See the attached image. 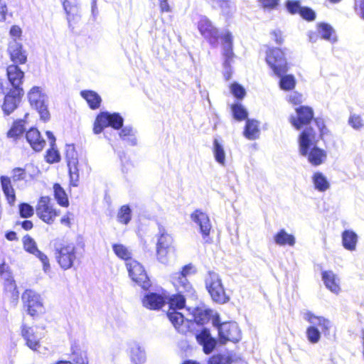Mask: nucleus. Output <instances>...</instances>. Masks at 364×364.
<instances>
[{"label": "nucleus", "mask_w": 364, "mask_h": 364, "mask_svg": "<svg viewBox=\"0 0 364 364\" xmlns=\"http://www.w3.org/2000/svg\"><path fill=\"white\" fill-rule=\"evenodd\" d=\"M169 304L167 317L171 322L176 330L181 333H186L189 328L190 322L195 321L197 323H204L208 320L207 314L203 318L198 316L201 311L197 309L194 314L188 316L185 312L189 310L185 309L186 299L184 296L174 294L168 297L165 292H149L142 299L143 306L151 310L161 309L166 302Z\"/></svg>", "instance_id": "1"}, {"label": "nucleus", "mask_w": 364, "mask_h": 364, "mask_svg": "<svg viewBox=\"0 0 364 364\" xmlns=\"http://www.w3.org/2000/svg\"><path fill=\"white\" fill-rule=\"evenodd\" d=\"M316 129L312 126L306 127L299 135V153L307 159L313 166H317L323 164L326 159V151L318 147L317 144L328 130L326 127L323 119L316 118L314 119Z\"/></svg>", "instance_id": "2"}, {"label": "nucleus", "mask_w": 364, "mask_h": 364, "mask_svg": "<svg viewBox=\"0 0 364 364\" xmlns=\"http://www.w3.org/2000/svg\"><path fill=\"white\" fill-rule=\"evenodd\" d=\"M303 318L308 321L311 326L307 328L306 334L308 341L311 343H317L321 338V332L318 326L321 328V332L326 335L329 333L331 323L329 320L323 316H317L310 311L304 313Z\"/></svg>", "instance_id": "3"}, {"label": "nucleus", "mask_w": 364, "mask_h": 364, "mask_svg": "<svg viewBox=\"0 0 364 364\" xmlns=\"http://www.w3.org/2000/svg\"><path fill=\"white\" fill-rule=\"evenodd\" d=\"M205 284L213 301L225 304L230 296L226 294L220 276L215 272H209L205 278Z\"/></svg>", "instance_id": "4"}, {"label": "nucleus", "mask_w": 364, "mask_h": 364, "mask_svg": "<svg viewBox=\"0 0 364 364\" xmlns=\"http://www.w3.org/2000/svg\"><path fill=\"white\" fill-rule=\"evenodd\" d=\"M82 255V252H80L78 247L73 243L63 244L55 249L56 260L64 270L70 269L75 261Z\"/></svg>", "instance_id": "5"}, {"label": "nucleus", "mask_w": 364, "mask_h": 364, "mask_svg": "<svg viewBox=\"0 0 364 364\" xmlns=\"http://www.w3.org/2000/svg\"><path fill=\"white\" fill-rule=\"evenodd\" d=\"M31 105L39 113L41 118L46 121L50 117L48 110V98L44 90L38 86L32 87L28 93Z\"/></svg>", "instance_id": "6"}, {"label": "nucleus", "mask_w": 364, "mask_h": 364, "mask_svg": "<svg viewBox=\"0 0 364 364\" xmlns=\"http://www.w3.org/2000/svg\"><path fill=\"white\" fill-rule=\"evenodd\" d=\"M124 119L118 113H109L107 112L99 114L94 122L93 132L99 134L107 127H112L114 129H119L123 126Z\"/></svg>", "instance_id": "7"}, {"label": "nucleus", "mask_w": 364, "mask_h": 364, "mask_svg": "<svg viewBox=\"0 0 364 364\" xmlns=\"http://www.w3.org/2000/svg\"><path fill=\"white\" fill-rule=\"evenodd\" d=\"M265 59L267 65L276 75L281 76L287 72V60L281 49L268 48Z\"/></svg>", "instance_id": "8"}, {"label": "nucleus", "mask_w": 364, "mask_h": 364, "mask_svg": "<svg viewBox=\"0 0 364 364\" xmlns=\"http://www.w3.org/2000/svg\"><path fill=\"white\" fill-rule=\"evenodd\" d=\"M213 323L218 328L219 340L221 343L224 344L227 341L236 343L241 339V332L237 323L225 322L220 324L218 320L215 319Z\"/></svg>", "instance_id": "9"}, {"label": "nucleus", "mask_w": 364, "mask_h": 364, "mask_svg": "<svg viewBox=\"0 0 364 364\" xmlns=\"http://www.w3.org/2000/svg\"><path fill=\"white\" fill-rule=\"evenodd\" d=\"M38 217L47 224H52L59 212L53 208L51 198L48 196H42L39 198L36 207Z\"/></svg>", "instance_id": "10"}, {"label": "nucleus", "mask_w": 364, "mask_h": 364, "mask_svg": "<svg viewBox=\"0 0 364 364\" xmlns=\"http://www.w3.org/2000/svg\"><path fill=\"white\" fill-rule=\"evenodd\" d=\"M24 307L31 316L42 314L44 311L41 296L37 292L27 289L22 294Z\"/></svg>", "instance_id": "11"}, {"label": "nucleus", "mask_w": 364, "mask_h": 364, "mask_svg": "<svg viewBox=\"0 0 364 364\" xmlns=\"http://www.w3.org/2000/svg\"><path fill=\"white\" fill-rule=\"evenodd\" d=\"M126 267L131 279L143 289L150 287V281L143 266L136 260H130L126 262Z\"/></svg>", "instance_id": "12"}, {"label": "nucleus", "mask_w": 364, "mask_h": 364, "mask_svg": "<svg viewBox=\"0 0 364 364\" xmlns=\"http://www.w3.org/2000/svg\"><path fill=\"white\" fill-rule=\"evenodd\" d=\"M314 118L312 108L307 106H301L296 108V114L291 115L289 122L296 129H301L309 125Z\"/></svg>", "instance_id": "13"}, {"label": "nucleus", "mask_w": 364, "mask_h": 364, "mask_svg": "<svg viewBox=\"0 0 364 364\" xmlns=\"http://www.w3.org/2000/svg\"><path fill=\"white\" fill-rule=\"evenodd\" d=\"M0 276L4 281V288L6 291L11 293V298L14 305L16 304L18 299V291L16 285V282L13 279V276L9 265L2 263L0 265Z\"/></svg>", "instance_id": "14"}, {"label": "nucleus", "mask_w": 364, "mask_h": 364, "mask_svg": "<svg viewBox=\"0 0 364 364\" xmlns=\"http://www.w3.org/2000/svg\"><path fill=\"white\" fill-rule=\"evenodd\" d=\"M24 91L19 90H9L5 95L1 109L6 115H9L18 107Z\"/></svg>", "instance_id": "15"}, {"label": "nucleus", "mask_w": 364, "mask_h": 364, "mask_svg": "<svg viewBox=\"0 0 364 364\" xmlns=\"http://www.w3.org/2000/svg\"><path fill=\"white\" fill-rule=\"evenodd\" d=\"M198 28L200 34L208 40L213 46L217 45L218 31L212 22L205 16H202L198 21Z\"/></svg>", "instance_id": "16"}, {"label": "nucleus", "mask_w": 364, "mask_h": 364, "mask_svg": "<svg viewBox=\"0 0 364 364\" xmlns=\"http://www.w3.org/2000/svg\"><path fill=\"white\" fill-rule=\"evenodd\" d=\"M21 335L26 341V346L33 350H38L41 347L40 341L43 337L38 328H31L23 325L21 328Z\"/></svg>", "instance_id": "17"}, {"label": "nucleus", "mask_w": 364, "mask_h": 364, "mask_svg": "<svg viewBox=\"0 0 364 364\" xmlns=\"http://www.w3.org/2000/svg\"><path fill=\"white\" fill-rule=\"evenodd\" d=\"M191 219L199 227L203 238L207 241L212 228L208 215L200 210H196L191 214Z\"/></svg>", "instance_id": "18"}, {"label": "nucleus", "mask_w": 364, "mask_h": 364, "mask_svg": "<svg viewBox=\"0 0 364 364\" xmlns=\"http://www.w3.org/2000/svg\"><path fill=\"white\" fill-rule=\"evenodd\" d=\"M23 247L26 252L37 257L43 264V269L47 273L50 271V263L48 257L37 247L36 242L29 236L23 237Z\"/></svg>", "instance_id": "19"}, {"label": "nucleus", "mask_w": 364, "mask_h": 364, "mask_svg": "<svg viewBox=\"0 0 364 364\" xmlns=\"http://www.w3.org/2000/svg\"><path fill=\"white\" fill-rule=\"evenodd\" d=\"M6 74L9 82L12 87L10 90H23L21 85L24 78V73L18 65H9L7 67Z\"/></svg>", "instance_id": "20"}, {"label": "nucleus", "mask_w": 364, "mask_h": 364, "mask_svg": "<svg viewBox=\"0 0 364 364\" xmlns=\"http://www.w3.org/2000/svg\"><path fill=\"white\" fill-rule=\"evenodd\" d=\"M171 282L178 291V294H186L187 296H193L194 289L187 278L181 274L173 273L171 275Z\"/></svg>", "instance_id": "21"}, {"label": "nucleus", "mask_w": 364, "mask_h": 364, "mask_svg": "<svg viewBox=\"0 0 364 364\" xmlns=\"http://www.w3.org/2000/svg\"><path fill=\"white\" fill-rule=\"evenodd\" d=\"M322 280L326 287L332 293L338 294L341 291L340 278L331 270L322 272Z\"/></svg>", "instance_id": "22"}, {"label": "nucleus", "mask_w": 364, "mask_h": 364, "mask_svg": "<svg viewBox=\"0 0 364 364\" xmlns=\"http://www.w3.org/2000/svg\"><path fill=\"white\" fill-rule=\"evenodd\" d=\"M8 52L10 55L11 60L16 63H25L26 61V55L25 52L22 50L21 44L13 39L9 42L8 47Z\"/></svg>", "instance_id": "23"}, {"label": "nucleus", "mask_w": 364, "mask_h": 364, "mask_svg": "<svg viewBox=\"0 0 364 364\" xmlns=\"http://www.w3.org/2000/svg\"><path fill=\"white\" fill-rule=\"evenodd\" d=\"M26 140L31 148L36 151H41L46 145V141L41 137L37 129H29L26 134Z\"/></svg>", "instance_id": "24"}, {"label": "nucleus", "mask_w": 364, "mask_h": 364, "mask_svg": "<svg viewBox=\"0 0 364 364\" xmlns=\"http://www.w3.org/2000/svg\"><path fill=\"white\" fill-rule=\"evenodd\" d=\"M196 340L203 346V351L205 354L210 353L216 345L215 340L210 336V331L206 328L196 335Z\"/></svg>", "instance_id": "25"}, {"label": "nucleus", "mask_w": 364, "mask_h": 364, "mask_svg": "<svg viewBox=\"0 0 364 364\" xmlns=\"http://www.w3.org/2000/svg\"><path fill=\"white\" fill-rule=\"evenodd\" d=\"M2 191L8 203L13 206L15 205L16 198V191L11 183V179L9 176H2L0 178Z\"/></svg>", "instance_id": "26"}, {"label": "nucleus", "mask_w": 364, "mask_h": 364, "mask_svg": "<svg viewBox=\"0 0 364 364\" xmlns=\"http://www.w3.org/2000/svg\"><path fill=\"white\" fill-rule=\"evenodd\" d=\"M343 247L350 252L356 250L358 242V235L352 230H346L341 234Z\"/></svg>", "instance_id": "27"}, {"label": "nucleus", "mask_w": 364, "mask_h": 364, "mask_svg": "<svg viewBox=\"0 0 364 364\" xmlns=\"http://www.w3.org/2000/svg\"><path fill=\"white\" fill-rule=\"evenodd\" d=\"M156 247L174 250L173 238L164 227H159V228Z\"/></svg>", "instance_id": "28"}, {"label": "nucleus", "mask_w": 364, "mask_h": 364, "mask_svg": "<svg viewBox=\"0 0 364 364\" xmlns=\"http://www.w3.org/2000/svg\"><path fill=\"white\" fill-rule=\"evenodd\" d=\"M259 122L255 119H247L244 130V136L249 140H255L259 138L260 130Z\"/></svg>", "instance_id": "29"}, {"label": "nucleus", "mask_w": 364, "mask_h": 364, "mask_svg": "<svg viewBox=\"0 0 364 364\" xmlns=\"http://www.w3.org/2000/svg\"><path fill=\"white\" fill-rule=\"evenodd\" d=\"M311 181L315 189L320 192H324L330 187L326 177L321 172H315L311 176Z\"/></svg>", "instance_id": "30"}, {"label": "nucleus", "mask_w": 364, "mask_h": 364, "mask_svg": "<svg viewBox=\"0 0 364 364\" xmlns=\"http://www.w3.org/2000/svg\"><path fill=\"white\" fill-rule=\"evenodd\" d=\"M274 240L275 243L280 246L288 245L289 246H294L296 240L293 235L289 234L285 230H280L274 236Z\"/></svg>", "instance_id": "31"}, {"label": "nucleus", "mask_w": 364, "mask_h": 364, "mask_svg": "<svg viewBox=\"0 0 364 364\" xmlns=\"http://www.w3.org/2000/svg\"><path fill=\"white\" fill-rule=\"evenodd\" d=\"M129 356L134 364H142L146 360V353L143 348L138 344H134L130 348Z\"/></svg>", "instance_id": "32"}, {"label": "nucleus", "mask_w": 364, "mask_h": 364, "mask_svg": "<svg viewBox=\"0 0 364 364\" xmlns=\"http://www.w3.org/2000/svg\"><path fill=\"white\" fill-rule=\"evenodd\" d=\"M318 32L321 36V38L334 43L337 41V38L335 34V31L328 24L321 23L318 25Z\"/></svg>", "instance_id": "33"}, {"label": "nucleus", "mask_w": 364, "mask_h": 364, "mask_svg": "<svg viewBox=\"0 0 364 364\" xmlns=\"http://www.w3.org/2000/svg\"><path fill=\"white\" fill-rule=\"evenodd\" d=\"M63 8L67 14V19L70 25V22L75 16L78 15L79 8L77 0H65L63 1Z\"/></svg>", "instance_id": "34"}, {"label": "nucleus", "mask_w": 364, "mask_h": 364, "mask_svg": "<svg viewBox=\"0 0 364 364\" xmlns=\"http://www.w3.org/2000/svg\"><path fill=\"white\" fill-rule=\"evenodd\" d=\"M80 95L87 101L91 109H95L100 107L101 97L97 92L91 90H84L80 92Z\"/></svg>", "instance_id": "35"}, {"label": "nucleus", "mask_w": 364, "mask_h": 364, "mask_svg": "<svg viewBox=\"0 0 364 364\" xmlns=\"http://www.w3.org/2000/svg\"><path fill=\"white\" fill-rule=\"evenodd\" d=\"M72 360L74 364H89L87 352L77 346L72 347Z\"/></svg>", "instance_id": "36"}, {"label": "nucleus", "mask_w": 364, "mask_h": 364, "mask_svg": "<svg viewBox=\"0 0 364 364\" xmlns=\"http://www.w3.org/2000/svg\"><path fill=\"white\" fill-rule=\"evenodd\" d=\"M213 151L215 161L220 165H225V151L223 146L219 142L218 139L213 141Z\"/></svg>", "instance_id": "37"}, {"label": "nucleus", "mask_w": 364, "mask_h": 364, "mask_svg": "<svg viewBox=\"0 0 364 364\" xmlns=\"http://www.w3.org/2000/svg\"><path fill=\"white\" fill-rule=\"evenodd\" d=\"M112 250L114 254L120 259L129 262L132 259V252L122 244H114Z\"/></svg>", "instance_id": "38"}, {"label": "nucleus", "mask_w": 364, "mask_h": 364, "mask_svg": "<svg viewBox=\"0 0 364 364\" xmlns=\"http://www.w3.org/2000/svg\"><path fill=\"white\" fill-rule=\"evenodd\" d=\"M213 2L219 5L222 14L226 17L232 16L235 11V7L230 0H214Z\"/></svg>", "instance_id": "39"}, {"label": "nucleus", "mask_w": 364, "mask_h": 364, "mask_svg": "<svg viewBox=\"0 0 364 364\" xmlns=\"http://www.w3.org/2000/svg\"><path fill=\"white\" fill-rule=\"evenodd\" d=\"M53 191L58 203L61 206L68 207L69 201L64 189L58 183H55L53 186Z\"/></svg>", "instance_id": "40"}, {"label": "nucleus", "mask_w": 364, "mask_h": 364, "mask_svg": "<svg viewBox=\"0 0 364 364\" xmlns=\"http://www.w3.org/2000/svg\"><path fill=\"white\" fill-rule=\"evenodd\" d=\"M117 221L123 225H127L132 220V210L129 205H122L117 214Z\"/></svg>", "instance_id": "41"}, {"label": "nucleus", "mask_w": 364, "mask_h": 364, "mask_svg": "<svg viewBox=\"0 0 364 364\" xmlns=\"http://www.w3.org/2000/svg\"><path fill=\"white\" fill-rule=\"evenodd\" d=\"M119 137L124 141H127L131 146H135L137 144V139L134 135V131L130 127H123L119 133Z\"/></svg>", "instance_id": "42"}, {"label": "nucleus", "mask_w": 364, "mask_h": 364, "mask_svg": "<svg viewBox=\"0 0 364 364\" xmlns=\"http://www.w3.org/2000/svg\"><path fill=\"white\" fill-rule=\"evenodd\" d=\"M280 77L279 87L284 90H293L296 85L295 77L292 75H282Z\"/></svg>", "instance_id": "43"}, {"label": "nucleus", "mask_w": 364, "mask_h": 364, "mask_svg": "<svg viewBox=\"0 0 364 364\" xmlns=\"http://www.w3.org/2000/svg\"><path fill=\"white\" fill-rule=\"evenodd\" d=\"M24 124L25 122L23 120L15 122L7 133L8 137L12 138L14 139H17L18 136L21 135L24 132Z\"/></svg>", "instance_id": "44"}, {"label": "nucleus", "mask_w": 364, "mask_h": 364, "mask_svg": "<svg viewBox=\"0 0 364 364\" xmlns=\"http://www.w3.org/2000/svg\"><path fill=\"white\" fill-rule=\"evenodd\" d=\"M66 159L68 166H73L78 164L77 154L73 145L66 146Z\"/></svg>", "instance_id": "45"}, {"label": "nucleus", "mask_w": 364, "mask_h": 364, "mask_svg": "<svg viewBox=\"0 0 364 364\" xmlns=\"http://www.w3.org/2000/svg\"><path fill=\"white\" fill-rule=\"evenodd\" d=\"M232 111L234 117L239 121L245 119L247 117V112L241 104L233 105L232 106Z\"/></svg>", "instance_id": "46"}, {"label": "nucleus", "mask_w": 364, "mask_h": 364, "mask_svg": "<svg viewBox=\"0 0 364 364\" xmlns=\"http://www.w3.org/2000/svg\"><path fill=\"white\" fill-rule=\"evenodd\" d=\"M348 123L355 130H360L364 127L362 117L357 114H350Z\"/></svg>", "instance_id": "47"}, {"label": "nucleus", "mask_w": 364, "mask_h": 364, "mask_svg": "<svg viewBox=\"0 0 364 364\" xmlns=\"http://www.w3.org/2000/svg\"><path fill=\"white\" fill-rule=\"evenodd\" d=\"M232 358L228 355L218 354L212 356L208 364H231Z\"/></svg>", "instance_id": "48"}, {"label": "nucleus", "mask_w": 364, "mask_h": 364, "mask_svg": "<svg viewBox=\"0 0 364 364\" xmlns=\"http://www.w3.org/2000/svg\"><path fill=\"white\" fill-rule=\"evenodd\" d=\"M60 159V154L55 149V145L50 144V148L46 151V160L48 163L58 162Z\"/></svg>", "instance_id": "49"}, {"label": "nucleus", "mask_w": 364, "mask_h": 364, "mask_svg": "<svg viewBox=\"0 0 364 364\" xmlns=\"http://www.w3.org/2000/svg\"><path fill=\"white\" fill-rule=\"evenodd\" d=\"M28 175L25 169L21 168H15L11 171V178L13 181L17 183L18 181H27Z\"/></svg>", "instance_id": "50"}, {"label": "nucleus", "mask_w": 364, "mask_h": 364, "mask_svg": "<svg viewBox=\"0 0 364 364\" xmlns=\"http://www.w3.org/2000/svg\"><path fill=\"white\" fill-rule=\"evenodd\" d=\"M173 250V249L156 247L157 259L162 264H166L168 262L169 254Z\"/></svg>", "instance_id": "51"}, {"label": "nucleus", "mask_w": 364, "mask_h": 364, "mask_svg": "<svg viewBox=\"0 0 364 364\" xmlns=\"http://www.w3.org/2000/svg\"><path fill=\"white\" fill-rule=\"evenodd\" d=\"M233 42L225 43L222 45V50H223V55L224 57V59H226V63L229 62V60H233V58L235 56L233 50Z\"/></svg>", "instance_id": "52"}, {"label": "nucleus", "mask_w": 364, "mask_h": 364, "mask_svg": "<svg viewBox=\"0 0 364 364\" xmlns=\"http://www.w3.org/2000/svg\"><path fill=\"white\" fill-rule=\"evenodd\" d=\"M19 213L22 218H30L34 214V209L28 203H23L19 205Z\"/></svg>", "instance_id": "53"}, {"label": "nucleus", "mask_w": 364, "mask_h": 364, "mask_svg": "<svg viewBox=\"0 0 364 364\" xmlns=\"http://www.w3.org/2000/svg\"><path fill=\"white\" fill-rule=\"evenodd\" d=\"M231 93L238 99H242L246 94L244 87L237 82H234L230 85Z\"/></svg>", "instance_id": "54"}, {"label": "nucleus", "mask_w": 364, "mask_h": 364, "mask_svg": "<svg viewBox=\"0 0 364 364\" xmlns=\"http://www.w3.org/2000/svg\"><path fill=\"white\" fill-rule=\"evenodd\" d=\"M70 178V184L73 186H77L79 181V173L77 165L68 166Z\"/></svg>", "instance_id": "55"}, {"label": "nucleus", "mask_w": 364, "mask_h": 364, "mask_svg": "<svg viewBox=\"0 0 364 364\" xmlns=\"http://www.w3.org/2000/svg\"><path fill=\"white\" fill-rule=\"evenodd\" d=\"M300 15L303 18L307 21H313L316 17L315 12L308 7L302 8Z\"/></svg>", "instance_id": "56"}, {"label": "nucleus", "mask_w": 364, "mask_h": 364, "mask_svg": "<svg viewBox=\"0 0 364 364\" xmlns=\"http://www.w3.org/2000/svg\"><path fill=\"white\" fill-rule=\"evenodd\" d=\"M287 9L291 14H299L302 9L299 1H288L287 4Z\"/></svg>", "instance_id": "57"}, {"label": "nucleus", "mask_w": 364, "mask_h": 364, "mask_svg": "<svg viewBox=\"0 0 364 364\" xmlns=\"http://www.w3.org/2000/svg\"><path fill=\"white\" fill-rule=\"evenodd\" d=\"M288 101L295 105H299L302 102V95L296 92H294L288 96Z\"/></svg>", "instance_id": "58"}, {"label": "nucleus", "mask_w": 364, "mask_h": 364, "mask_svg": "<svg viewBox=\"0 0 364 364\" xmlns=\"http://www.w3.org/2000/svg\"><path fill=\"white\" fill-rule=\"evenodd\" d=\"M233 60H229L228 63H226V59L224 60L223 67V75L224 77L226 80H229L232 76V68H231V63H232Z\"/></svg>", "instance_id": "59"}, {"label": "nucleus", "mask_w": 364, "mask_h": 364, "mask_svg": "<svg viewBox=\"0 0 364 364\" xmlns=\"http://www.w3.org/2000/svg\"><path fill=\"white\" fill-rule=\"evenodd\" d=\"M196 272V270L194 269V267L192 264H187L184 266L182 269V271L176 272V274H181L183 276L187 277L193 274Z\"/></svg>", "instance_id": "60"}, {"label": "nucleus", "mask_w": 364, "mask_h": 364, "mask_svg": "<svg viewBox=\"0 0 364 364\" xmlns=\"http://www.w3.org/2000/svg\"><path fill=\"white\" fill-rule=\"evenodd\" d=\"M221 44L233 42V36L229 31H223L220 35Z\"/></svg>", "instance_id": "61"}, {"label": "nucleus", "mask_w": 364, "mask_h": 364, "mask_svg": "<svg viewBox=\"0 0 364 364\" xmlns=\"http://www.w3.org/2000/svg\"><path fill=\"white\" fill-rule=\"evenodd\" d=\"M22 31L18 26H13L9 31L10 36L17 41L21 36Z\"/></svg>", "instance_id": "62"}, {"label": "nucleus", "mask_w": 364, "mask_h": 364, "mask_svg": "<svg viewBox=\"0 0 364 364\" xmlns=\"http://www.w3.org/2000/svg\"><path fill=\"white\" fill-rule=\"evenodd\" d=\"M356 13L358 15L364 20V0H360L358 3L355 4Z\"/></svg>", "instance_id": "63"}, {"label": "nucleus", "mask_w": 364, "mask_h": 364, "mask_svg": "<svg viewBox=\"0 0 364 364\" xmlns=\"http://www.w3.org/2000/svg\"><path fill=\"white\" fill-rule=\"evenodd\" d=\"M271 35L277 44L281 45L283 43L284 39L280 31H274L271 33Z\"/></svg>", "instance_id": "64"}]
</instances>
